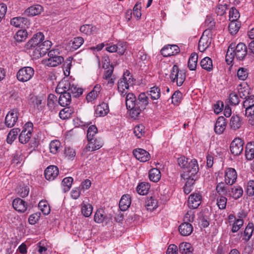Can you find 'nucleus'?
Here are the masks:
<instances>
[{
  "label": "nucleus",
  "instance_id": "f257e3e1",
  "mask_svg": "<svg viewBox=\"0 0 254 254\" xmlns=\"http://www.w3.org/2000/svg\"><path fill=\"white\" fill-rule=\"evenodd\" d=\"M126 79H120L118 81V88L122 96L126 97L127 108L129 111V115L132 118L137 119L141 112L143 111L148 104V98L144 93H140L138 98L132 93L127 94L129 85Z\"/></svg>",
  "mask_w": 254,
  "mask_h": 254
},
{
  "label": "nucleus",
  "instance_id": "f03ea898",
  "mask_svg": "<svg viewBox=\"0 0 254 254\" xmlns=\"http://www.w3.org/2000/svg\"><path fill=\"white\" fill-rule=\"evenodd\" d=\"M49 58L43 61L44 64L48 66L55 67L61 64L64 62V58L60 55L58 49H54L48 53Z\"/></svg>",
  "mask_w": 254,
  "mask_h": 254
},
{
  "label": "nucleus",
  "instance_id": "7ed1b4c3",
  "mask_svg": "<svg viewBox=\"0 0 254 254\" xmlns=\"http://www.w3.org/2000/svg\"><path fill=\"white\" fill-rule=\"evenodd\" d=\"M44 40V35L42 32H38L35 34L32 38L25 45V48L29 50V53L31 56H33V52L35 49L40 44L41 42Z\"/></svg>",
  "mask_w": 254,
  "mask_h": 254
},
{
  "label": "nucleus",
  "instance_id": "20e7f679",
  "mask_svg": "<svg viewBox=\"0 0 254 254\" xmlns=\"http://www.w3.org/2000/svg\"><path fill=\"white\" fill-rule=\"evenodd\" d=\"M170 78L172 82H176L178 86H181L186 79L185 70H180L177 65H174L171 70Z\"/></svg>",
  "mask_w": 254,
  "mask_h": 254
},
{
  "label": "nucleus",
  "instance_id": "39448f33",
  "mask_svg": "<svg viewBox=\"0 0 254 254\" xmlns=\"http://www.w3.org/2000/svg\"><path fill=\"white\" fill-rule=\"evenodd\" d=\"M187 167L184 172L181 174V178L197 177L196 174L198 172L199 168L197 160L196 159L190 160L189 161V165Z\"/></svg>",
  "mask_w": 254,
  "mask_h": 254
},
{
  "label": "nucleus",
  "instance_id": "423d86ee",
  "mask_svg": "<svg viewBox=\"0 0 254 254\" xmlns=\"http://www.w3.org/2000/svg\"><path fill=\"white\" fill-rule=\"evenodd\" d=\"M34 69L30 66L21 68L17 72V79L21 82H25L30 80L34 74Z\"/></svg>",
  "mask_w": 254,
  "mask_h": 254
},
{
  "label": "nucleus",
  "instance_id": "0eeeda50",
  "mask_svg": "<svg viewBox=\"0 0 254 254\" xmlns=\"http://www.w3.org/2000/svg\"><path fill=\"white\" fill-rule=\"evenodd\" d=\"M52 46V42L49 40L43 41L35 49L33 52V58L39 59L45 56L50 50Z\"/></svg>",
  "mask_w": 254,
  "mask_h": 254
},
{
  "label": "nucleus",
  "instance_id": "6e6552de",
  "mask_svg": "<svg viewBox=\"0 0 254 254\" xmlns=\"http://www.w3.org/2000/svg\"><path fill=\"white\" fill-rule=\"evenodd\" d=\"M19 115L17 109H13L7 114L5 118V125L8 127H13L18 121Z\"/></svg>",
  "mask_w": 254,
  "mask_h": 254
},
{
  "label": "nucleus",
  "instance_id": "1a4fd4ad",
  "mask_svg": "<svg viewBox=\"0 0 254 254\" xmlns=\"http://www.w3.org/2000/svg\"><path fill=\"white\" fill-rule=\"evenodd\" d=\"M209 32V30H205L199 39L198 48L200 52H204L211 43L212 39L207 35Z\"/></svg>",
  "mask_w": 254,
  "mask_h": 254
},
{
  "label": "nucleus",
  "instance_id": "9d476101",
  "mask_svg": "<svg viewBox=\"0 0 254 254\" xmlns=\"http://www.w3.org/2000/svg\"><path fill=\"white\" fill-rule=\"evenodd\" d=\"M234 52L235 58L239 61H244L249 54L247 47L243 43H239L236 46L235 45Z\"/></svg>",
  "mask_w": 254,
  "mask_h": 254
},
{
  "label": "nucleus",
  "instance_id": "9b49d317",
  "mask_svg": "<svg viewBox=\"0 0 254 254\" xmlns=\"http://www.w3.org/2000/svg\"><path fill=\"white\" fill-rule=\"evenodd\" d=\"M202 201V195L200 192L191 194L188 200V206L191 209L198 207Z\"/></svg>",
  "mask_w": 254,
  "mask_h": 254
},
{
  "label": "nucleus",
  "instance_id": "f8f14e48",
  "mask_svg": "<svg viewBox=\"0 0 254 254\" xmlns=\"http://www.w3.org/2000/svg\"><path fill=\"white\" fill-rule=\"evenodd\" d=\"M244 141L240 138H236L231 143L230 150L234 155H239L243 150Z\"/></svg>",
  "mask_w": 254,
  "mask_h": 254
},
{
  "label": "nucleus",
  "instance_id": "ddd939ff",
  "mask_svg": "<svg viewBox=\"0 0 254 254\" xmlns=\"http://www.w3.org/2000/svg\"><path fill=\"white\" fill-rule=\"evenodd\" d=\"M88 143L86 146V151H93L100 149L103 144V141L100 138H91L88 140Z\"/></svg>",
  "mask_w": 254,
  "mask_h": 254
},
{
  "label": "nucleus",
  "instance_id": "4468645a",
  "mask_svg": "<svg viewBox=\"0 0 254 254\" xmlns=\"http://www.w3.org/2000/svg\"><path fill=\"white\" fill-rule=\"evenodd\" d=\"M94 218V221L98 223L105 222L107 224L112 220V215H106L103 209H99L96 212Z\"/></svg>",
  "mask_w": 254,
  "mask_h": 254
},
{
  "label": "nucleus",
  "instance_id": "2eb2a0df",
  "mask_svg": "<svg viewBox=\"0 0 254 254\" xmlns=\"http://www.w3.org/2000/svg\"><path fill=\"white\" fill-rule=\"evenodd\" d=\"M180 48L176 45H168L164 47L161 50V54L164 57H170L175 55L180 52Z\"/></svg>",
  "mask_w": 254,
  "mask_h": 254
},
{
  "label": "nucleus",
  "instance_id": "dca6fc26",
  "mask_svg": "<svg viewBox=\"0 0 254 254\" xmlns=\"http://www.w3.org/2000/svg\"><path fill=\"white\" fill-rule=\"evenodd\" d=\"M59 173V168L56 166L51 165L46 169L44 175L47 180L53 181L58 176Z\"/></svg>",
  "mask_w": 254,
  "mask_h": 254
},
{
  "label": "nucleus",
  "instance_id": "f3484780",
  "mask_svg": "<svg viewBox=\"0 0 254 254\" xmlns=\"http://www.w3.org/2000/svg\"><path fill=\"white\" fill-rule=\"evenodd\" d=\"M134 157L140 162H145L148 161L150 158L149 153L141 148H137L133 151Z\"/></svg>",
  "mask_w": 254,
  "mask_h": 254
},
{
  "label": "nucleus",
  "instance_id": "a211bd4d",
  "mask_svg": "<svg viewBox=\"0 0 254 254\" xmlns=\"http://www.w3.org/2000/svg\"><path fill=\"white\" fill-rule=\"evenodd\" d=\"M237 174L233 168H228L225 171V181L227 185H232L236 181Z\"/></svg>",
  "mask_w": 254,
  "mask_h": 254
},
{
  "label": "nucleus",
  "instance_id": "6ab92c4d",
  "mask_svg": "<svg viewBox=\"0 0 254 254\" xmlns=\"http://www.w3.org/2000/svg\"><path fill=\"white\" fill-rule=\"evenodd\" d=\"M10 24L15 27L24 28L29 24V21L25 17H15L11 19Z\"/></svg>",
  "mask_w": 254,
  "mask_h": 254
},
{
  "label": "nucleus",
  "instance_id": "aec40b11",
  "mask_svg": "<svg viewBox=\"0 0 254 254\" xmlns=\"http://www.w3.org/2000/svg\"><path fill=\"white\" fill-rule=\"evenodd\" d=\"M12 206L15 210L19 212H24L27 208V203L20 198L13 200Z\"/></svg>",
  "mask_w": 254,
  "mask_h": 254
},
{
  "label": "nucleus",
  "instance_id": "412c9836",
  "mask_svg": "<svg viewBox=\"0 0 254 254\" xmlns=\"http://www.w3.org/2000/svg\"><path fill=\"white\" fill-rule=\"evenodd\" d=\"M226 122L225 119L222 117L218 118L214 127L215 132L218 134H222L226 128Z\"/></svg>",
  "mask_w": 254,
  "mask_h": 254
},
{
  "label": "nucleus",
  "instance_id": "4be33fe9",
  "mask_svg": "<svg viewBox=\"0 0 254 254\" xmlns=\"http://www.w3.org/2000/svg\"><path fill=\"white\" fill-rule=\"evenodd\" d=\"M179 231L181 235L188 236L190 235L193 231V227L190 223H183L179 227Z\"/></svg>",
  "mask_w": 254,
  "mask_h": 254
},
{
  "label": "nucleus",
  "instance_id": "5701e85b",
  "mask_svg": "<svg viewBox=\"0 0 254 254\" xmlns=\"http://www.w3.org/2000/svg\"><path fill=\"white\" fill-rule=\"evenodd\" d=\"M43 11V7L40 4L32 5L26 9L25 13L28 16H35L40 14Z\"/></svg>",
  "mask_w": 254,
  "mask_h": 254
},
{
  "label": "nucleus",
  "instance_id": "b1692460",
  "mask_svg": "<svg viewBox=\"0 0 254 254\" xmlns=\"http://www.w3.org/2000/svg\"><path fill=\"white\" fill-rule=\"evenodd\" d=\"M131 204V198L129 194H124L119 202V207L122 211L127 210Z\"/></svg>",
  "mask_w": 254,
  "mask_h": 254
},
{
  "label": "nucleus",
  "instance_id": "393cba45",
  "mask_svg": "<svg viewBox=\"0 0 254 254\" xmlns=\"http://www.w3.org/2000/svg\"><path fill=\"white\" fill-rule=\"evenodd\" d=\"M70 82L67 80H62L59 83L56 89L57 93H64L68 92L70 87Z\"/></svg>",
  "mask_w": 254,
  "mask_h": 254
},
{
  "label": "nucleus",
  "instance_id": "a878e982",
  "mask_svg": "<svg viewBox=\"0 0 254 254\" xmlns=\"http://www.w3.org/2000/svg\"><path fill=\"white\" fill-rule=\"evenodd\" d=\"M109 111L108 105L105 102H103L97 106L95 114L96 116L102 117L106 116Z\"/></svg>",
  "mask_w": 254,
  "mask_h": 254
},
{
  "label": "nucleus",
  "instance_id": "bb28decb",
  "mask_svg": "<svg viewBox=\"0 0 254 254\" xmlns=\"http://www.w3.org/2000/svg\"><path fill=\"white\" fill-rule=\"evenodd\" d=\"M61 94L59 99V103L62 106L65 107L70 104L71 101V95L69 92L60 93Z\"/></svg>",
  "mask_w": 254,
  "mask_h": 254
},
{
  "label": "nucleus",
  "instance_id": "cd10ccee",
  "mask_svg": "<svg viewBox=\"0 0 254 254\" xmlns=\"http://www.w3.org/2000/svg\"><path fill=\"white\" fill-rule=\"evenodd\" d=\"M184 180H187L184 187V192L188 194L190 193L192 190L193 185L197 179V177H188V178H183Z\"/></svg>",
  "mask_w": 254,
  "mask_h": 254
},
{
  "label": "nucleus",
  "instance_id": "c85d7f7f",
  "mask_svg": "<svg viewBox=\"0 0 254 254\" xmlns=\"http://www.w3.org/2000/svg\"><path fill=\"white\" fill-rule=\"evenodd\" d=\"M47 106L51 111H53L56 109V108L58 106L57 104V97L56 95L53 94H50L48 95Z\"/></svg>",
  "mask_w": 254,
  "mask_h": 254
},
{
  "label": "nucleus",
  "instance_id": "c756f323",
  "mask_svg": "<svg viewBox=\"0 0 254 254\" xmlns=\"http://www.w3.org/2000/svg\"><path fill=\"white\" fill-rule=\"evenodd\" d=\"M200 64L201 67L207 71H211L213 69L212 61L208 57L202 59Z\"/></svg>",
  "mask_w": 254,
  "mask_h": 254
},
{
  "label": "nucleus",
  "instance_id": "7c9ffc66",
  "mask_svg": "<svg viewBox=\"0 0 254 254\" xmlns=\"http://www.w3.org/2000/svg\"><path fill=\"white\" fill-rule=\"evenodd\" d=\"M242 125V121L240 117L238 115H233L230 119V126L234 130L239 129Z\"/></svg>",
  "mask_w": 254,
  "mask_h": 254
},
{
  "label": "nucleus",
  "instance_id": "2f4dec72",
  "mask_svg": "<svg viewBox=\"0 0 254 254\" xmlns=\"http://www.w3.org/2000/svg\"><path fill=\"white\" fill-rule=\"evenodd\" d=\"M193 249L189 243H182L179 246V251L182 254H193Z\"/></svg>",
  "mask_w": 254,
  "mask_h": 254
},
{
  "label": "nucleus",
  "instance_id": "473e14b6",
  "mask_svg": "<svg viewBox=\"0 0 254 254\" xmlns=\"http://www.w3.org/2000/svg\"><path fill=\"white\" fill-rule=\"evenodd\" d=\"M235 44H231L228 47L226 55V62L228 64L232 63V61L235 58V54L234 52Z\"/></svg>",
  "mask_w": 254,
  "mask_h": 254
},
{
  "label": "nucleus",
  "instance_id": "72a5a7b5",
  "mask_svg": "<svg viewBox=\"0 0 254 254\" xmlns=\"http://www.w3.org/2000/svg\"><path fill=\"white\" fill-rule=\"evenodd\" d=\"M243 190L240 186H235L231 188L229 194L235 199L240 198L243 194Z\"/></svg>",
  "mask_w": 254,
  "mask_h": 254
},
{
  "label": "nucleus",
  "instance_id": "f704fd0d",
  "mask_svg": "<svg viewBox=\"0 0 254 254\" xmlns=\"http://www.w3.org/2000/svg\"><path fill=\"white\" fill-rule=\"evenodd\" d=\"M198 56L195 53L191 54L188 63V66L190 70L196 69L197 64Z\"/></svg>",
  "mask_w": 254,
  "mask_h": 254
},
{
  "label": "nucleus",
  "instance_id": "c9c22d12",
  "mask_svg": "<svg viewBox=\"0 0 254 254\" xmlns=\"http://www.w3.org/2000/svg\"><path fill=\"white\" fill-rule=\"evenodd\" d=\"M149 178L153 182H158L161 178V173L159 169L152 168L149 172Z\"/></svg>",
  "mask_w": 254,
  "mask_h": 254
},
{
  "label": "nucleus",
  "instance_id": "e433bc0d",
  "mask_svg": "<svg viewBox=\"0 0 254 254\" xmlns=\"http://www.w3.org/2000/svg\"><path fill=\"white\" fill-rule=\"evenodd\" d=\"M245 156L248 160L254 158V142H249L246 147Z\"/></svg>",
  "mask_w": 254,
  "mask_h": 254
},
{
  "label": "nucleus",
  "instance_id": "4c0bfd02",
  "mask_svg": "<svg viewBox=\"0 0 254 254\" xmlns=\"http://www.w3.org/2000/svg\"><path fill=\"white\" fill-rule=\"evenodd\" d=\"M145 206L148 210H153L158 207L157 200L152 196L147 197L145 201Z\"/></svg>",
  "mask_w": 254,
  "mask_h": 254
},
{
  "label": "nucleus",
  "instance_id": "58836bf2",
  "mask_svg": "<svg viewBox=\"0 0 254 254\" xmlns=\"http://www.w3.org/2000/svg\"><path fill=\"white\" fill-rule=\"evenodd\" d=\"M93 210L92 206L88 203H85L84 201L81 204V213L86 217L91 215Z\"/></svg>",
  "mask_w": 254,
  "mask_h": 254
},
{
  "label": "nucleus",
  "instance_id": "ea45409f",
  "mask_svg": "<svg viewBox=\"0 0 254 254\" xmlns=\"http://www.w3.org/2000/svg\"><path fill=\"white\" fill-rule=\"evenodd\" d=\"M96 28L90 24H85L81 26L80 28V31L81 33L86 35L93 34L96 32Z\"/></svg>",
  "mask_w": 254,
  "mask_h": 254
},
{
  "label": "nucleus",
  "instance_id": "a19ab883",
  "mask_svg": "<svg viewBox=\"0 0 254 254\" xmlns=\"http://www.w3.org/2000/svg\"><path fill=\"white\" fill-rule=\"evenodd\" d=\"M254 231V225L252 223H249L248 225L245 228V230L244 232V237L243 239L246 241L248 242L251 239L253 233Z\"/></svg>",
  "mask_w": 254,
  "mask_h": 254
},
{
  "label": "nucleus",
  "instance_id": "79ce46f5",
  "mask_svg": "<svg viewBox=\"0 0 254 254\" xmlns=\"http://www.w3.org/2000/svg\"><path fill=\"white\" fill-rule=\"evenodd\" d=\"M20 130L18 128H14L8 133L6 138V141L8 144H11L16 139L17 135Z\"/></svg>",
  "mask_w": 254,
  "mask_h": 254
},
{
  "label": "nucleus",
  "instance_id": "37998d69",
  "mask_svg": "<svg viewBox=\"0 0 254 254\" xmlns=\"http://www.w3.org/2000/svg\"><path fill=\"white\" fill-rule=\"evenodd\" d=\"M245 116L248 119L249 124L254 126V105L252 107L245 109Z\"/></svg>",
  "mask_w": 254,
  "mask_h": 254
},
{
  "label": "nucleus",
  "instance_id": "c03bdc74",
  "mask_svg": "<svg viewBox=\"0 0 254 254\" xmlns=\"http://www.w3.org/2000/svg\"><path fill=\"white\" fill-rule=\"evenodd\" d=\"M73 97H77L81 95L83 93L82 88H77L76 85L73 84H70L68 92Z\"/></svg>",
  "mask_w": 254,
  "mask_h": 254
},
{
  "label": "nucleus",
  "instance_id": "a18cd8bd",
  "mask_svg": "<svg viewBox=\"0 0 254 254\" xmlns=\"http://www.w3.org/2000/svg\"><path fill=\"white\" fill-rule=\"evenodd\" d=\"M73 179L72 177H66L63 179L62 184L64 192L68 191L70 189Z\"/></svg>",
  "mask_w": 254,
  "mask_h": 254
},
{
  "label": "nucleus",
  "instance_id": "49530a36",
  "mask_svg": "<svg viewBox=\"0 0 254 254\" xmlns=\"http://www.w3.org/2000/svg\"><path fill=\"white\" fill-rule=\"evenodd\" d=\"M149 187L148 183L142 182L137 186L136 191L139 194L145 195L147 193Z\"/></svg>",
  "mask_w": 254,
  "mask_h": 254
},
{
  "label": "nucleus",
  "instance_id": "de8ad7c7",
  "mask_svg": "<svg viewBox=\"0 0 254 254\" xmlns=\"http://www.w3.org/2000/svg\"><path fill=\"white\" fill-rule=\"evenodd\" d=\"M241 24L239 21H231L229 24V32L232 35L236 34L239 30Z\"/></svg>",
  "mask_w": 254,
  "mask_h": 254
},
{
  "label": "nucleus",
  "instance_id": "09e8293b",
  "mask_svg": "<svg viewBox=\"0 0 254 254\" xmlns=\"http://www.w3.org/2000/svg\"><path fill=\"white\" fill-rule=\"evenodd\" d=\"M43 101V98L40 96H33L30 99V102L31 103L34 107L38 110H41L42 108V103Z\"/></svg>",
  "mask_w": 254,
  "mask_h": 254
},
{
  "label": "nucleus",
  "instance_id": "8fccbe9b",
  "mask_svg": "<svg viewBox=\"0 0 254 254\" xmlns=\"http://www.w3.org/2000/svg\"><path fill=\"white\" fill-rule=\"evenodd\" d=\"M61 142L58 140H52L50 143L49 148L50 152L53 154H56L60 150Z\"/></svg>",
  "mask_w": 254,
  "mask_h": 254
},
{
  "label": "nucleus",
  "instance_id": "3c124183",
  "mask_svg": "<svg viewBox=\"0 0 254 254\" xmlns=\"http://www.w3.org/2000/svg\"><path fill=\"white\" fill-rule=\"evenodd\" d=\"M73 113V111L72 109L66 107L62 109L60 112L59 116L62 119L65 120L69 118Z\"/></svg>",
  "mask_w": 254,
  "mask_h": 254
},
{
  "label": "nucleus",
  "instance_id": "603ef678",
  "mask_svg": "<svg viewBox=\"0 0 254 254\" xmlns=\"http://www.w3.org/2000/svg\"><path fill=\"white\" fill-rule=\"evenodd\" d=\"M32 133L31 132H26L25 130H22L19 136V140L22 144L27 143L31 137Z\"/></svg>",
  "mask_w": 254,
  "mask_h": 254
},
{
  "label": "nucleus",
  "instance_id": "864d4df0",
  "mask_svg": "<svg viewBox=\"0 0 254 254\" xmlns=\"http://www.w3.org/2000/svg\"><path fill=\"white\" fill-rule=\"evenodd\" d=\"M246 193L248 196L254 199V180H251L248 182Z\"/></svg>",
  "mask_w": 254,
  "mask_h": 254
},
{
  "label": "nucleus",
  "instance_id": "5fc2aeb1",
  "mask_svg": "<svg viewBox=\"0 0 254 254\" xmlns=\"http://www.w3.org/2000/svg\"><path fill=\"white\" fill-rule=\"evenodd\" d=\"M71 43V47L74 50H77L79 48L83 43L84 39L81 37H77L73 39V40L70 41Z\"/></svg>",
  "mask_w": 254,
  "mask_h": 254
},
{
  "label": "nucleus",
  "instance_id": "6e6d98bb",
  "mask_svg": "<svg viewBox=\"0 0 254 254\" xmlns=\"http://www.w3.org/2000/svg\"><path fill=\"white\" fill-rule=\"evenodd\" d=\"M27 35V32L25 30H19L14 36V39L18 42H21L26 39Z\"/></svg>",
  "mask_w": 254,
  "mask_h": 254
},
{
  "label": "nucleus",
  "instance_id": "4d7b16f0",
  "mask_svg": "<svg viewBox=\"0 0 254 254\" xmlns=\"http://www.w3.org/2000/svg\"><path fill=\"white\" fill-rule=\"evenodd\" d=\"M38 207L44 215H48L50 213V206L46 201H40L38 204Z\"/></svg>",
  "mask_w": 254,
  "mask_h": 254
},
{
  "label": "nucleus",
  "instance_id": "13d9d810",
  "mask_svg": "<svg viewBox=\"0 0 254 254\" xmlns=\"http://www.w3.org/2000/svg\"><path fill=\"white\" fill-rule=\"evenodd\" d=\"M216 190L219 195H226L228 191L227 187L223 182L219 183L217 185Z\"/></svg>",
  "mask_w": 254,
  "mask_h": 254
},
{
  "label": "nucleus",
  "instance_id": "bf43d9fd",
  "mask_svg": "<svg viewBox=\"0 0 254 254\" xmlns=\"http://www.w3.org/2000/svg\"><path fill=\"white\" fill-rule=\"evenodd\" d=\"M149 95L152 100H157L160 97V89L159 87L154 86L150 88Z\"/></svg>",
  "mask_w": 254,
  "mask_h": 254
},
{
  "label": "nucleus",
  "instance_id": "052dcab7",
  "mask_svg": "<svg viewBox=\"0 0 254 254\" xmlns=\"http://www.w3.org/2000/svg\"><path fill=\"white\" fill-rule=\"evenodd\" d=\"M248 75V70L246 68L240 67L237 71V76L240 80H245L247 78Z\"/></svg>",
  "mask_w": 254,
  "mask_h": 254
},
{
  "label": "nucleus",
  "instance_id": "680f3d73",
  "mask_svg": "<svg viewBox=\"0 0 254 254\" xmlns=\"http://www.w3.org/2000/svg\"><path fill=\"white\" fill-rule=\"evenodd\" d=\"M144 126L142 125H138L134 127V133L138 138H141L144 134Z\"/></svg>",
  "mask_w": 254,
  "mask_h": 254
},
{
  "label": "nucleus",
  "instance_id": "e2e57ef3",
  "mask_svg": "<svg viewBox=\"0 0 254 254\" xmlns=\"http://www.w3.org/2000/svg\"><path fill=\"white\" fill-rule=\"evenodd\" d=\"M227 199L223 195H220L217 198V204L220 209H224L226 208Z\"/></svg>",
  "mask_w": 254,
  "mask_h": 254
},
{
  "label": "nucleus",
  "instance_id": "0e129e2a",
  "mask_svg": "<svg viewBox=\"0 0 254 254\" xmlns=\"http://www.w3.org/2000/svg\"><path fill=\"white\" fill-rule=\"evenodd\" d=\"M117 47V52L121 55H123L127 49L126 42L119 41L116 44Z\"/></svg>",
  "mask_w": 254,
  "mask_h": 254
},
{
  "label": "nucleus",
  "instance_id": "69168bd1",
  "mask_svg": "<svg viewBox=\"0 0 254 254\" xmlns=\"http://www.w3.org/2000/svg\"><path fill=\"white\" fill-rule=\"evenodd\" d=\"M98 129L95 126L92 125L89 127L87 132V138L88 140L94 138V136L97 133Z\"/></svg>",
  "mask_w": 254,
  "mask_h": 254
},
{
  "label": "nucleus",
  "instance_id": "338daca9",
  "mask_svg": "<svg viewBox=\"0 0 254 254\" xmlns=\"http://www.w3.org/2000/svg\"><path fill=\"white\" fill-rule=\"evenodd\" d=\"M240 17L239 11L233 7L229 11V18L231 21H237L238 18Z\"/></svg>",
  "mask_w": 254,
  "mask_h": 254
},
{
  "label": "nucleus",
  "instance_id": "774afa93",
  "mask_svg": "<svg viewBox=\"0 0 254 254\" xmlns=\"http://www.w3.org/2000/svg\"><path fill=\"white\" fill-rule=\"evenodd\" d=\"M254 106V96L250 95L243 102V107L248 109Z\"/></svg>",
  "mask_w": 254,
  "mask_h": 254
}]
</instances>
